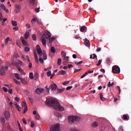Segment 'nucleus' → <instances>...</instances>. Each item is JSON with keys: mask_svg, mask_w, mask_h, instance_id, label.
<instances>
[{"mask_svg": "<svg viewBox=\"0 0 131 131\" xmlns=\"http://www.w3.org/2000/svg\"><path fill=\"white\" fill-rule=\"evenodd\" d=\"M46 105L49 107H52L57 111H64V107L60 105V103L55 98L48 97L46 98Z\"/></svg>", "mask_w": 131, "mask_h": 131, "instance_id": "obj_1", "label": "nucleus"}, {"mask_svg": "<svg viewBox=\"0 0 131 131\" xmlns=\"http://www.w3.org/2000/svg\"><path fill=\"white\" fill-rule=\"evenodd\" d=\"M68 118L69 122L71 123L74 122V121H78L79 120V117L76 116H70Z\"/></svg>", "mask_w": 131, "mask_h": 131, "instance_id": "obj_2", "label": "nucleus"}, {"mask_svg": "<svg viewBox=\"0 0 131 131\" xmlns=\"http://www.w3.org/2000/svg\"><path fill=\"white\" fill-rule=\"evenodd\" d=\"M50 131H61L60 124H56L51 127Z\"/></svg>", "mask_w": 131, "mask_h": 131, "instance_id": "obj_3", "label": "nucleus"}, {"mask_svg": "<svg viewBox=\"0 0 131 131\" xmlns=\"http://www.w3.org/2000/svg\"><path fill=\"white\" fill-rule=\"evenodd\" d=\"M112 71L114 73H120V68L118 66H114L112 68Z\"/></svg>", "mask_w": 131, "mask_h": 131, "instance_id": "obj_4", "label": "nucleus"}, {"mask_svg": "<svg viewBox=\"0 0 131 131\" xmlns=\"http://www.w3.org/2000/svg\"><path fill=\"white\" fill-rule=\"evenodd\" d=\"M4 117L7 121H9V118L11 117V114L8 110H6L4 113Z\"/></svg>", "mask_w": 131, "mask_h": 131, "instance_id": "obj_5", "label": "nucleus"}, {"mask_svg": "<svg viewBox=\"0 0 131 131\" xmlns=\"http://www.w3.org/2000/svg\"><path fill=\"white\" fill-rule=\"evenodd\" d=\"M21 107L23 108V109H24V114H25V113H26L27 111H28V109L27 107V104H26V102H22L21 103Z\"/></svg>", "mask_w": 131, "mask_h": 131, "instance_id": "obj_6", "label": "nucleus"}, {"mask_svg": "<svg viewBox=\"0 0 131 131\" xmlns=\"http://www.w3.org/2000/svg\"><path fill=\"white\" fill-rule=\"evenodd\" d=\"M6 70H8V66L2 67V68H0V74L5 75L6 74Z\"/></svg>", "mask_w": 131, "mask_h": 131, "instance_id": "obj_7", "label": "nucleus"}, {"mask_svg": "<svg viewBox=\"0 0 131 131\" xmlns=\"http://www.w3.org/2000/svg\"><path fill=\"white\" fill-rule=\"evenodd\" d=\"M14 7L15 8V13L16 14H18V13H20V11H21V6L19 5V4H16L14 5Z\"/></svg>", "mask_w": 131, "mask_h": 131, "instance_id": "obj_8", "label": "nucleus"}, {"mask_svg": "<svg viewBox=\"0 0 131 131\" xmlns=\"http://www.w3.org/2000/svg\"><path fill=\"white\" fill-rule=\"evenodd\" d=\"M47 33H45L43 34L42 37H43V38H46V39H50L51 38V33L49 31H47Z\"/></svg>", "mask_w": 131, "mask_h": 131, "instance_id": "obj_9", "label": "nucleus"}, {"mask_svg": "<svg viewBox=\"0 0 131 131\" xmlns=\"http://www.w3.org/2000/svg\"><path fill=\"white\" fill-rule=\"evenodd\" d=\"M58 86H57V84L56 83H54L53 84H51L50 86V88L52 91H56L57 90V88Z\"/></svg>", "mask_w": 131, "mask_h": 131, "instance_id": "obj_10", "label": "nucleus"}, {"mask_svg": "<svg viewBox=\"0 0 131 131\" xmlns=\"http://www.w3.org/2000/svg\"><path fill=\"white\" fill-rule=\"evenodd\" d=\"M43 92H45V89L40 88H37L35 90L36 94H41V93H43Z\"/></svg>", "mask_w": 131, "mask_h": 131, "instance_id": "obj_11", "label": "nucleus"}, {"mask_svg": "<svg viewBox=\"0 0 131 131\" xmlns=\"http://www.w3.org/2000/svg\"><path fill=\"white\" fill-rule=\"evenodd\" d=\"M36 49L38 55H41L42 51H41V49H40V46H39V45H37Z\"/></svg>", "mask_w": 131, "mask_h": 131, "instance_id": "obj_12", "label": "nucleus"}, {"mask_svg": "<svg viewBox=\"0 0 131 131\" xmlns=\"http://www.w3.org/2000/svg\"><path fill=\"white\" fill-rule=\"evenodd\" d=\"M123 120H125L126 121L129 120V116L128 115L124 114L123 115Z\"/></svg>", "mask_w": 131, "mask_h": 131, "instance_id": "obj_13", "label": "nucleus"}, {"mask_svg": "<svg viewBox=\"0 0 131 131\" xmlns=\"http://www.w3.org/2000/svg\"><path fill=\"white\" fill-rule=\"evenodd\" d=\"M84 43L86 47H90L91 46V43L90 42V41L88 40V39L85 38V41H84Z\"/></svg>", "mask_w": 131, "mask_h": 131, "instance_id": "obj_14", "label": "nucleus"}, {"mask_svg": "<svg viewBox=\"0 0 131 131\" xmlns=\"http://www.w3.org/2000/svg\"><path fill=\"white\" fill-rule=\"evenodd\" d=\"M41 40L42 41V43L43 45V46H46L47 45V40H46V38L41 37Z\"/></svg>", "mask_w": 131, "mask_h": 131, "instance_id": "obj_15", "label": "nucleus"}, {"mask_svg": "<svg viewBox=\"0 0 131 131\" xmlns=\"http://www.w3.org/2000/svg\"><path fill=\"white\" fill-rule=\"evenodd\" d=\"M1 121L2 124H3V125H5L6 124V119H5V117H1Z\"/></svg>", "mask_w": 131, "mask_h": 131, "instance_id": "obj_16", "label": "nucleus"}, {"mask_svg": "<svg viewBox=\"0 0 131 131\" xmlns=\"http://www.w3.org/2000/svg\"><path fill=\"white\" fill-rule=\"evenodd\" d=\"M80 30L81 31V32H84V31H86V27L83 26H82L80 29Z\"/></svg>", "mask_w": 131, "mask_h": 131, "instance_id": "obj_17", "label": "nucleus"}, {"mask_svg": "<svg viewBox=\"0 0 131 131\" xmlns=\"http://www.w3.org/2000/svg\"><path fill=\"white\" fill-rule=\"evenodd\" d=\"M98 125H99V124L97 123V121H95L93 123H92V126L93 128H96V127H97Z\"/></svg>", "mask_w": 131, "mask_h": 131, "instance_id": "obj_18", "label": "nucleus"}, {"mask_svg": "<svg viewBox=\"0 0 131 131\" xmlns=\"http://www.w3.org/2000/svg\"><path fill=\"white\" fill-rule=\"evenodd\" d=\"M43 60H47L48 59V56H47V53H46V51H43Z\"/></svg>", "mask_w": 131, "mask_h": 131, "instance_id": "obj_19", "label": "nucleus"}, {"mask_svg": "<svg viewBox=\"0 0 131 131\" xmlns=\"http://www.w3.org/2000/svg\"><path fill=\"white\" fill-rule=\"evenodd\" d=\"M20 39L22 41V43L24 44V46H27V42L24 39H23V37H21Z\"/></svg>", "mask_w": 131, "mask_h": 131, "instance_id": "obj_20", "label": "nucleus"}, {"mask_svg": "<svg viewBox=\"0 0 131 131\" xmlns=\"http://www.w3.org/2000/svg\"><path fill=\"white\" fill-rule=\"evenodd\" d=\"M59 74H60V75H66V71L61 70L59 72Z\"/></svg>", "mask_w": 131, "mask_h": 131, "instance_id": "obj_21", "label": "nucleus"}, {"mask_svg": "<svg viewBox=\"0 0 131 131\" xmlns=\"http://www.w3.org/2000/svg\"><path fill=\"white\" fill-rule=\"evenodd\" d=\"M29 36H30L29 32H26V33L25 34V37L26 39H27V38H28L29 37Z\"/></svg>", "mask_w": 131, "mask_h": 131, "instance_id": "obj_22", "label": "nucleus"}, {"mask_svg": "<svg viewBox=\"0 0 131 131\" xmlns=\"http://www.w3.org/2000/svg\"><path fill=\"white\" fill-rule=\"evenodd\" d=\"M55 39H56V37H52V38H49V42L52 43V42H53Z\"/></svg>", "mask_w": 131, "mask_h": 131, "instance_id": "obj_23", "label": "nucleus"}, {"mask_svg": "<svg viewBox=\"0 0 131 131\" xmlns=\"http://www.w3.org/2000/svg\"><path fill=\"white\" fill-rule=\"evenodd\" d=\"M20 81H21L22 83L24 84H27V81H26L25 79L20 78Z\"/></svg>", "mask_w": 131, "mask_h": 131, "instance_id": "obj_24", "label": "nucleus"}, {"mask_svg": "<svg viewBox=\"0 0 131 131\" xmlns=\"http://www.w3.org/2000/svg\"><path fill=\"white\" fill-rule=\"evenodd\" d=\"M113 85H114V82H113L111 83V82H110V81L108 82V84H107L108 88H110V86H113Z\"/></svg>", "mask_w": 131, "mask_h": 131, "instance_id": "obj_25", "label": "nucleus"}, {"mask_svg": "<svg viewBox=\"0 0 131 131\" xmlns=\"http://www.w3.org/2000/svg\"><path fill=\"white\" fill-rule=\"evenodd\" d=\"M13 81L14 82H15V83H16V84H20L21 82L19 81H18L17 79H13Z\"/></svg>", "mask_w": 131, "mask_h": 131, "instance_id": "obj_26", "label": "nucleus"}, {"mask_svg": "<svg viewBox=\"0 0 131 131\" xmlns=\"http://www.w3.org/2000/svg\"><path fill=\"white\" fill-rule=\"evenodd\" d=\"M57 94H61V93H63L64 92V89H58L57 90Z\"/></svg>", "mask_w": 131, "mask_h": 131, "instance_id": "obj_27", "label": "nucleus"}, {"mask_svg": "<svg viewBox=\"0 0 131 131\" xmlns=\"http://www.w3.org/2000/svg\"><path fill=\"white\" fill-rule=\"evenodd\" d=\"M15 77H16V79H18V80L20 79V75H19V74H18V73L15 74Z\"/></svg>", "mask_w": 131, "mask_h": 131, "instance_id": "obj_28", "label": "nucleus"}, {"mask_svg": "<svg viewBox=\"0 0 131 131\" xmlns=\"http://www.w3.org/2000/svg\"><path fill=\"white\" fill-rule=\"evenodd\" d=\"M61 62H62V59L58 58L57 60V65H59V66H60V65H61Z\"/></svg>", "mask_w": 131, "mask_h": 131, "instance_id": "obj_29", "label": "nucleus"}, {"mask_svg": "<svg viewBox=\"0 0 131 131\" xmlns=\"http://www.w3.org/2000/svg\"><path fill=\"white\" fill-rule=\"evenodd\" d=\"M100 100H101V101H105V97H103L102 94H100Z\"/></svg>", "mask_w": 131, "mask_h": 131, "instance_id": "obj_30", "label": "nucleus"}, {"mask_svg": "<svg viewBox=\"0 0 131 131\" xmlns=\"http://www.w3.org/2000/svg\"><path fill=\"white\" fill-rule=\"evenodd\" d=\"M9 40H10V37H8L5 40L6 46H7L8 43H9Z\"/></svg>", "mask_w": 131, "mask_h": 131, "instance_id": "obj_31", "label": "nucleus"}, {"mask_svg": "<svg viewBox=\"0 0 131 131\" xmlns=\"http://www.w3.org/2000/svg\"><path fill=\"white\" fill-rule=\"evenodd\" d=\"M17 64H18V65H20V66H23V62L21 60H18Z\"/></svg>", "mask_w": 131, "mask_h": 131, "instance_id": "obj_32", "label": "nucleus"}, {"mask_svg": "<svg viewBox=\"0 0 131 131\" xmlns=\"http://www.w3.org/2000/svg\"><path fill=\"white\" fill-rule=\"evenodd\" d=\"M93 55H90V59H95L96 58L97 59V55L95 54H93Z\"/></svg>", "mask_w": 131, "mask_h": 131, "instance_id": "obj_33", "label": "nucleus"}, {"mask_svg": "<svg viewBox=\"0 0 131 131\" xmlns=\"http://www.w3.org/2000/svg\"><path fill=\"white\" fill-rule=\"evenodd\" d=\"M12 24L13 26H17V21H14V20L12 21Z\"/></svg>", "mask_w": 131, "mask_h": 131, "instance_id": "obj_34", "label": "nucleus"}, {"mask_svg": "<svg viewBox=\"0 0 131 131\" xmlns=\"http://www.w3.org/2000/svg\"><path fill=\"white\" fill-rule=\"evenodd\" d=\"M34 77L35 79L38 78V73H35L34 75Z\"/></svg>", "mask_w": 131, "mask_h": 131, "instance_id": "obj_35", "label": "nucleus"}, {"mask_svg": "<svg viewBox=\"0 0 131 131\" xmlns=\"http://www.w3.org/2000/svg\"><path fill=\"white\" fill-rule=\"evenodd\" d=\"M32 39L33 40H36L37 38H36V35L35 34H33L32 36Z\"/></svg>", "mask_w": 131, "mask_h": 131, "instance_id": "obj_36", "label": "nucleus"}, {"mask_svg": "<svg viewBox=\"0 0 131 131\" xmlns=\"http://www.w3.org/2000/svg\"><path fill=\"white\" fill-rule=\"evenodd\" d=\"M16 68L17 69H18V71H19V72H23V70H22V69H21L20 68V67H19V66H16Z\"/></svg>", "mask_w": 131, "mask_h": 131, "instance_id": "obj_37", "label": "nucleus"}, {"mask_svg": "<svg viewBox=\"0 0 131 131\" xmlns=\"http://www.w3.org/2000/svg\"><path fill=\"white\" fill-rule=\"evenodd\" d=\"M51 52L54 54V53H56V49H55V47H51Z\"/></svg>", "mask_w": 131, "mask_h": 131, "instance_id": "obj_38", "label": "nucleus"}, {"mask_svg": "<svg viewBox=\"0 0 131 131\" xmlns=\"http://www.w3.org/2000/svg\"><path fill=\"white\" fill-rule=\"evenodd\" d=\"M30 5H34L35 4V0H29Z\"/></svg>", "mask_w": 131, "mask_h": 131, "instance_id": "obj_39", "label": "nucleus"}, {"mask_svg": "<svg viewBox=\"0 0 131 131\" xmlns=\"http://www.w3.org/2000/svg\"><path fill=\"white\" fill-rule=\"evenodd\" d=\"M37 20V18H34L32 19L31 23L32 24H34L35 22H36Z\"/></svg>", "mask_w": 131, "mask_h": 131, "instance_id": "obj_40", "label": "nucleus"}, {"mask_svg": "<svg viewBox=\"0 0 131 131\" xmlns=\"http://www.w3.org/2000/svg\"><path fill=\"white\" fill-rule=\"evenodd\" d=\"M29 77H30V78H31V79H33V73H30Z\"/></svg>", "mask_w": 131, "mask_h": 131, "instance_id": "obj_41", "label": "nucleus"}, {"mask_svg": "<svg viewBox=\"0 0 131 131\" xmlns=\"http://www.w3.org/2000/svg\"><path fill=\"white\" fill-rule=\"evenodd\" d=\"M22 121L24 124H27V122L26 121V119H25V118H23Z\"/></svg>", "mask_w": 131, "mask_h": 131, "instance_id": "obj_42", "label": "nucleus"}, {"mask_svg": "<svg viewBox=\"0 0 131 131\" xmlns=\"http://www.w3.org/2000/svg\"><path fill=\"white\" fill-rule=\"evenodd\" d=\"M40 116H39V114H37L36 115V116H35V118H36V119L37 120H38L39 119V118H40Z\"/></svg>", "mask_w": 131, "mask_h": 131, "instance_id": "obj_43", "label": "nucleus"}, {"mask_svg": "<svg viewBox=\"0 0 131 131\" xmlns=\"http://www.w3.org/2000/svg\"><path fill=\"white\" fill-rule=\"evenodd\" d=\"M102 63V59H100L98 61V63L96 64V66H100V65H101V63Z\"/></svg>", "mask_w": 131, "mask_h": 131, "instance_id": "obj_44", "label": "nucleus"}, {"mask_svg": "<svg viewBox=\"0 0 131 131\" xmlns=\"http://www.w3.org/2000/svg\"><path fill=\"white\" fill-rule=\"evenodd\" d=\"M61 56L62 57H66V53L64 51L61 52Z\"/></svg>", "mask_w": 131, "mask_h": 131, "instance_id": "obj_45", "label": "nucleus"}, {"mask_svg": "<svg viewBox=\"0 0 131 131\" xmlns=\"http://www.w3.org/2000/svg\"><path fill=\"white\" fill-rule=\"evenodd\" d=\"M117 88L118 90L119 91V95H120V93H121V90L120 89V86H117Z\"/></svg>", "mask_w": 131, "mask_h": 131, "instance_id": "obj_46", "label": "nucleus"}, {"mask_svg": "<svg viewBox=\"0 0 131 131\" xmlns=\"http://www.w3.org/2000/svg\"><path fill=\"white\" fill-rule=\"evenodd\" d=\"M25 52H29L30 51V49L29 47H26L25 48Z\"/></svg>", "mask_w": 131, "mask_h": 131, "instance_id": "obj_47", "label": "nucleus"}, {"mask_svg": "<svg viewBox=\"0 0 131 131\" xmlns=\"http://www.w3.org/2000/svg\"><path fill=\"white\" fill-rule=\"evenodd\" d=\"M86 75H88V73H85L83 75H82L80 78H84V77H85V76H86Z\"/></svg>", "mask_w": 131, "mask_h": 131, "instance_id": "obj_48", "label": "nucleus"}, {"mask_svg": "<svg viewBox=\"0 0 131 131\" xmlns=\"http://www.w3.org/2000/svg\"><path fill=\"white\" fill-rule=\"evenodd\" d=\"M1 8H2V9H3V10H4V11L5 9H6V6H5V5L2 4L1 5Z\"/></svg>", "mask_w": 131, "mask_h": 131, "instance_id": "obj_49", "label": "nucleus"}, {"mask_svg": "<svg viewBox=\"0 0 131 131\" xmlns=\"http://www.w3.org/2000/svg\"><path fill=\"white\" fill-rule=\"evenodd\" d=\"M39 61L41 64H43V59L41 57L39 58Z\"/></svg>", "mask_w": 131, "mask_h": 131, "instance_id": "obj_50", "label": "nucleus"}, {"mask_svg": "<svg viewBox=\"0 0 131 131\" xmlns=\"http://www.w3.org/2000/svg\"><path fill=\"white\" fill-rule=\"evenodd\" d=\"M69 82H70V81H67L66 82H63L62 84H63V85H66V84H68V83H69Z\"/></svg>", "mask_w": 131, "mask_h": 131, "instance_id": "obj_51", "label": "nucleus"}, {"mask_svg": "<svg viewBox=\"0 0 131 131\" xmlns=\"http://www.w3.org/2000/svg\"><path fill=\"white\" fill-rule=\"evenodd\" d=\"M51 75H52V72L49 71L47 72V76H50Z\"/></svg>", "mask_w": 131, "mask_h": 131, "instance_id": "obj_52", "label": "nucleus"}, {"mask_svg": "<svg viewBox=\"0 0 131 131\" xmlns=\"http://www.w3.org/2000/svg\"><path fill=\"white\" fill-rule=\"evenodd\" d=\"M4 19V17H3V14H2V12L0 13V20L1 21H2V20Z\"/></svg>", "mask_w": 131, "mask_h": 131, "instance_id": "obj_53", "label": "nucleus"}, {"mask_svg": "<svg viewBox=\"0 0 131 131\" xmlns=\"http://www.w3.org/2000/svg\"><path fill=\"white\" fill-rule=\"evenodd\" d=\"M16 108L17 109V110H18V111H21V110H22V108H21V107L19 106V105H17V106H16Z\"/></svg>", "mask_w": 131, "mask_h": 131, "instance_id": "obj_54", "label": "nucleus"}, {"mask_svg": "<svg viewBox=\"0 0 131 131\" xmlns=\"http://www.w3.org/2000/svg\"><path fill=\"white\" fill-rule=\"evenodd\" d=\"M34 125H35V124H34V122H31V127H34Z\"/></svg>", "mask_w": 131, "mask_h": 131, "instance_id": "obj_55", "label": "nucleus"}, {"mask_svg": "<svg viewBox=\"0 0 131 131\" xmlns=\"http://www.w3.org/2000/svg\"><path fill=\"white\" fill-rule=\"evenodd\" d=\"M13 30H15V31H17V30H19V27H15L13 28Z\"/></svg>", "mask_w": 131, "mask_h": 131, "instance_id": "obj_56", "label": "nucleus"}, {"mask_svg": "<svg viewBox=\"0 0 131 131\" xmlns=\"http://www.w3.org/2000/svg\"><path fill=\"white\" fill-rule=\"evenodd\" d=\"M106 62L107 64H109L111 62V59L110 58H107Z\"/></svg>", "mask_w": 131, "mask_h": 131, "instance_id": "obj_57", "label": "nucleus"}, {"mask_svg": "<svg viewBox=\"0 0 131 131\" xmlns=\"http://www.w3.org/2000/svg\"><path fill=\"white\" fill-rule=\"evenodd\" d=\"M3 91H4L5 92V93H7L8 92V89H7L5 87H3Z\"/></svg>", "mask_w": 131, "mask_h": 131, "instance_id": "obj_58", "label": "nucleus"}, {"mask_svg": "<svg viewBox=\"0 0 131 131\" xmlns=\"http://www.w3.org/2000/svg\"><path fill=\"white\" fill-rule=\"evenodd\" d=\"M26 59L27 60L28 62H30V59H29V56H28V55L26 56Z\"/></svg>", "mask_w": 131, "mask_h": 131, "instance_id": "obj_59", "label": "nucleus"}, {"mask_svg": "<svg viewBox=\"0 0 131 131\" xmlns=\"http://www.w3.org/2000/svg\"><path fill=\"white\" fill-rule=\"evenodd\" d=\"M72 86H68L66 88L67 91H69L70 90H71L72 89Z\"/></svg>", "mask_w": 131, "mask_h": 131, "instance_id": "obj_60", "label": "nucleus"}, {"mask_svg": "<svg viewBox=\"0 0 131 131\" xmlns=\"http://www.w3.org/2000/svg\"><path fill=\"white\" fill-rule=\"evenodd\" d=\"M64 60H65L66 61H68L69 60V57L65 56L64 58Z\"/></svg>", "mask_w": 131, "mask_h": 131, "instance_id": "obj_61", "label": "nucleus"}, {"mask_svg": "<svg viewBox=\"0 0 131 131\" xmlns=\"http://www.w3.org/2000/svg\"><path fill=\"white\" fill-rule=\"evenodd\" d=\"M16 45L17 47H20V41L17 40L16 41Z\"/></svg>", "mask_w": 131, "mask_h": 131, "instance_id": "obj_62", "label": "nucleus"}, {"mask_svg": "<svg viewBox=\"0 0 131 131\" xmlns=\"http://www.w3.org/2000/svg\"><path fill=\"white\" fill-rule=\"evenodd\" d=\"M8 93H9L10 94H13V89H9L8 90Z\"/></svg>", "mask_w": 131, "mask_h": 131, "instance_id": "obj_63", "label": "nucleus"}, {"mask_svg": "<svg viewBox=\"0 0 131 131\" xmlns=\"http://www.w3.org/2000/svg\"><path fill=\"white\" fill-rule=\"evenodd\" d=\"M15 101H16V102H19V101H20V98H19L18 97H15Z\"/></svg>", "mask_w": 131, "mask_h": 131, "instance_id": "obj_64", "label": "nucleus"}]
</instances>
